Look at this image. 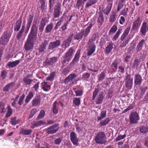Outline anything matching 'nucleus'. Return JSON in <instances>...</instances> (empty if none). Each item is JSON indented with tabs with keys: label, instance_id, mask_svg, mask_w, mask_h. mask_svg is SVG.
<instances>
[{
	"label": "nucleus",
	"instance_id": "f257e3e1",
	"mask_svg": "<svg viewBox=\"0 0 148 148\" xmlns=\"http://www.w3.org/2000/svg\"><path fill=\"white\" fill-rule=\"evenodd\" d=\"M33 19V16L30 15H29L27 19V22L25 30V25H23L21 29L16 34V38L17 40H20L21 38L23 37H25L26 36L30 29Z\"/></svg>",
	"mask_w": 148,
	"mask_h": 148
},
{
	"label": "nucleus",
	"instance_id": "f03ea898",
	"mask_svg": "<svg viewBox=\"0 0 148 148\" xmlns=\"http://www.w3.org/2000/svg\"><path fill=\"white\" fill-rule=\"evenodd\" d=\"M106 136L105 133L100 131L96 135L95 140L97 144H103L106 142Z\"/></svg>",
	"mask_w": 148,
	"mask_h": 148
},
{
	"label": "nucleus",
	"instance_id": "7ed1b4c3",
	"mask_svg": "<svg viewBox=\"0 0 148 148\" xmlns=\"http://www.w3.org/2000/svg\"><path fill=\"white\" fill-rule=\"evenodd\" d=\"M11 34V33L8 30L5 31L0 38V44L3 45H7L9 40Z\"/></svg>",
	"mask_w": 148,
	"mask_h": 148
},
{
	"label": "nucleus",
	"instance_id": "20e7f679",
	"mask_svg": "<svg viewBox=\"0 0 148 148\" xmlns=\"http://www.w3.org/2000/svg\"><path fill=\"white\" fill-rule=\"evenodd\" d=\"M96 46L95 42H93L92 41L88 40V47L87 49V55L90 56L94 53L95 50Z\"/></svg>",
	"mask_w": 148,
	"mask_h": 148
},
{
	"label": "nucleus",
	"instance_id": "39448f33",
	"mask_svg": "<svg viewBox=\"0 0 148 148\" xmlns=\"http://www.w3.org/2000/svg\"><path fill=\"white\" fill-rule=\"evenodd\" d=\"M77 77V75L75 73L71 74L65 79L64 83H67L70 82L72 84H76L77 81V80H76Z\"/></svg>",
	"mask_w": 148,
	"mask_h": 148
},
{
	"label": "nucleus",
	"instance_id": "423d86ee",
	"mask_svg": "<svg viewBox=\"0 0 148 148\" xmlns=\"http://www.w3.org/2000/svg\"><path fill=\"white\" fill-rule=\"evenodd\" d=\"M148 31V25L147 23L146 22H143L140 29L139 33L140 35L142 37L145 36Z\"/></svg>",
	"mask_w": 148,
	"mask_h": 148
},
{
	"label": "nucleus",
	"instance_id": "0eeeda50",
	"mask_svg": "<svg viewBox=\"0 0 148 148\" xmlns=\"http://www.w3.org/2000/svg\"><path fill=\"white\" fill-rule=\"evenodd\" d=\"M80 50H78L77 51L72 62L68 65V66L69 65L70 68H71L75 64L79 62L80 58Z\"/></svg>",
	"mask_w": 148,
	"mask_h": 148
},
{
	"label": "nucleus",
	"instance_id": "6e6552de",
	"mask_svg": "<svg viewBox=\"0 0 148 148\" xmlns=\"http://www.w3.org/2000/svg\"><path fill=\"white\" fill-rule=\"evenodd\" d=\"M58 124H56L49 126L46 130L47 132L49 134L56 133L59 130Z\"/></svg>",
	"mask_w": 148,
	"mask_h": 148
},
{
	"label": "nucleus",
	"instance_id": "1a4fd4ad",
	"mask_svg": "<svg viewBox=\"0 0 148 148\" xmlns=\"http://www.w3.org/2000/svg\"><path fill=\"white\" fill-rule=\"evenodd\" d=\"M130 122L131 124L137 123L139 119L138 114L135 112H132L130 115Z\"/></svg>",
	"mask_w": 148,
	"mask_h": 148
},
{
	"label": "nucleus",
	"instance_id": "9d476101",
	"mask_svg": "<svg viewBox=\"0 0 148 148\" xmlns=\"http://www.w3.org/2000/svg\"><path fill=\"white\" fill-rule=\"evenodd\" d=\"M142 21L140 18L138 16L137 19L134 21L132 26V29L133 31H136L140 27Z\"/></svg>",
	"mask_w": 148,
	"mask_h": 148
},
{
	"label": "nucleus",
	"instance_id": "9b49d317",
	"mask_svg": "<svg viewBox=\"0 0 148 148\" xmlns=\"http://www.w3.org/2000/svg\"><path fill=\"white\" fill-rule=\"evenodd\" d=\"M70 138L71 141L74 145L77 146L78 145L79 138L77 137V135L75 132H72L71 133Z\"/></svg>",
	"mask_w": 148,
	"mask_h": 148
},
{
	"label": "nucleus",
	"instance_id": "f8f14e48",
	"mask_svg": "<svg viewBox=\"0 0 148 148\" xmlns=\"http://www.w3.org/2000/svg\"><path fill=\"white\" fill-rule=\"evenodd\" d=\"M60 44L61 41L59 40L51 42L50 43L49 45L48 49L53 50L54 49L60 46Z\"/></svg>",
	"mask_w": 148,
	"mask_h": 148
},
{
	"label": "nucleus",
	"instance_id": "ddd939ff",
	"mask_svg": "<svg viewBox=\"0 0 148 148\" xmlns=\"http://www.w3.org/2000/svg\"><path fill=\"white\" fill-rule=\"evenodd\" d=\"M133 79H130V75H128L126 77L125 81V86L128 89L131 90L132 87Z\"/></svg>",
	"mask_w": 148,
	"mask_h": 148
},
{
	"label": "nucleus",
	"instance_id": "4468645a",
	"mask_svg": "<svg viewBox=\"0 0 148 148\" xmlns=\"http://www.w3.org/2000/svg\"><path fill=\"white\" fill-rule=\"evenodd\" d=\"M93 26V25L92 23L89 24L88 26L86 28L85 30L82 29L81 31V33L82 36L84 37H86L89 34L90 30Z\"/></svg>",
	"mask_w": 148,
	"mask_h": 148
},
{
	"label": "nucleus",
	"instance_id": "2eb2a0df",
	"mask_svg": "<svg viewBox=\"0 0 148 148\" xmlns=\"http://www.w3.org/2000/svg\"><path fill=\"white\" fill-rule=\"evenodd\" d=\"M146 40L143 39L141 40L138 42L136 48V51L138 53L142 50L144 46L146 44Z\"/></svg>",
	"mask_w": 148,
	"mask_h": 148
},
{
	"label": "nucleus",
	"instance_id": "dca6fc26",
	"mask_svg": "<svg viewBox=\"0 0 148 148\" xmlns=\"http://www.w3.org/2000/svg\"><path fill=\"white\" fill-rule=\"evenodd\" d=\"M60 8L57 5H55L54 7L53 13V17L55 18H58L60 15L61 12H60Z\"/></svg>",
	"mask_w": 148,
	"mask_h": 148
},
{
	"label": "nucleus",
	"instance_id": "f3484780",
	"mask_svg": "<svg viewBox=\"0 0 148 148\" xmlns=\"http://www.w3.org/2000/svg\"><path fill=\"white\" fill-rule=\"evenodd\" d=\"M142 78L139 74H136L135 75L134 83L136 85H140L142 83Z\"/></svg>",
	"mask_w": 148,
	"mask_h": 148
},
{
	"label": "nucleus",
	"instance_id": "a211bd4d",
	"mask_svg": "<svg viewBox=\"0 0 148 148\" xmlns=\"http://www.w3.org/2000/svg\"><path fill=\"white\" fill-rule=\"evenodd\" d=\"M22 23V17L16 22L14 26V31H18L21 28Z\"/></svg>",
	"mask_w": 148,
	"mask_h": 148
},
{
	"label": "nucleus",
	"instance_id": "6ab92c4d",
	"mask_svg": "<svg viewBox=\"0 0 148 148\" xmlns=\"http://www.w3.org/2000/svg\"><path fill=\"white\" fill-rule=\"evenodd\" d=\"M49 41L47 40H45L40 45L38 49L39 52V53L44 52V50L46 49V47L48 44Z\"/></svg>",
	"mask_w": 148,
	"mask_h": 148
},
{
	"label": "nucleus",
	"instance_id": "aec40b11",
	"mask_svg": "<svg viewBox=\"0 0 148 148\" xmlns=\"http://www.w3.org/2000/svg\"><path fill=\"white\" fill-rule=\"evenodd\" d=\"M15 82H14L9 83L7 84L3 88V90L5 92H8L11 89L15 86Z\"/></svg>",
	"mask_w": 148,
	"mask_h": 148
},
{
	"label": "nucleus",
	"instance_id": "412c9836",
	"mask_svg": "<svg viewBox=\"0 0 148 148\" xmlns=\"http://www.w3.org/2000/svg\"><path fill=\"white\" fill-rule=\"evenodd\" d=\"M46 19L45 18H43L40 21V24L39 26V31L41 32V34H42V32L44 30V27L46 25Z\"/></svg>",
	"mask_w": 148,
	"mask_h": 148
},
{
	"label": "nucleus",
	"instance_id": "4be33fe9",
	"mask_svg": "<svg viewBox=\"0 0 148 148\" xmlns=\"http://www.w3.org/2000/svg\"><path fill=\"white\" fill-rule=\"evenodd\" d=\"M58 60V58L57 57H53L50 58L46 62V64L48 65H51L53 64L55 62Z\"/></svg>",
	"mask_w": 148,
	"mask_h": 148
},
{
	"label": "nucleus",
	"instance_id": "5701e85b",
	"mask_svg": "<svg viewBox=\"0 0 148 148\" xmlns=\"http://www.w3.org/2000/svg\"><path fill=\"white\" fill-rule=\"evenodd\" d=\"M37 38V34L29 33L27 40L34 43L35 42Z\"/></svg>",
	"mask_w": 148,
	"mask_h": 148
},
{
	"label": "nucleus",
	"instance_id": "b1692460",
	"mask_svg": "<svg viewBox=\"0 0 148 148\" xmlns=\"http://www.w3.org/2000/svg\"><path fill=\"white\" fill-rule=\"evenodd\" d=\"M103 92H99L96 98L95 101V102L97 104H99L102 103L103 97Z\"/></svg>",
	"mask_w": 148,
	"mask_h": 148
},
{
	"label": "nucleus",
	"instance_id": "393cba45",
	"mask_svg": "<svg viewBox=\"0 0 148 148\" xmlns=\"http://www.w3.org/2000/svg\"><path fill=\"white\" fill-rule=\"evenodd\" d=\"M34 43L28 40L25 44V48L26 50L28 51L32 49L33 47Z\"/></svg>",
	"mask_w": 148,
	"mask_h": 148
},
{
	"label": "nucleus",
	"instance_id": "a878e982",
	"mask_svg": "<svg viewBox=\"0 0 148 148\" xmlns=\"http://www.w3.org/2000/svg\"><path fill=\"white\" fill-rule=\"evenodd\" d=\"M74 51V49L73 47L70 48L65 53L64 56L71 59L73 56Z\"/></svg>",
	"mask_w": 148,
	"mask_h": 148
},
{
	"label": "nucleus",
	"instance_id": "bb28decb",
	"mask_svg": "<svg viewBox=\"0 0 148 148\" xmlns=\"http://www.w3.org/2000/svg\"><path fill=\"white\" fill-rule=\"evenodd\" d=\"M41 99L39 97L34 98L32 101V105L33 106H36L40 105Z\"/></svg>",
	"mask_w": 148,
	"mask_h": 148
},
{
	"label": "nucleus",
	"instance_id": "cd10ccee",
	"mask_svg": "<svg viewBox=\"0 0 148 148\" xmlns=\"http://www.w3.org/2000/svg\"><path fill=\"white\" fill-rule=\"evenodd\" d=\"M20 60H16L13 62H10L7 64V66L10 68H12L18 65L20 62Z\"/></svg>",
	"mask_w": 148,
	"mask_h": 148
},
{
	"label": "nucleus",
	"instance_id": "c85d7f7f",
	"mask_svg": "<svg viewBox=\"0 0 148 148\" xmlns=\"http://www.w3.org/2000/svg\"><path fill=\"white\" fill-rule=\"evenodd\" d=\"M59 103L56 101L54 102L53 104L52 110L54 114H57L58 111Z\"/></svg>",
	"mask_w": 148,
	"mask_h": 148
},
{
	"label": "nucleus",
	"instance_id": "c756f323",
	"mask_svg": "<svg viewBox=\"0 0 148 148\" xmlns=\"http://www.w3.org/2000/svg\"><path fill=\"white\" fill-rule=\"evenodd\" d=\"M130 29V27L128 26L125 29L124 32L121 35V41L123 40L128 34Z\"/></svg>",
	"mask_w": 148,
	"mask_h": 148
},
{
	"label": "nucleus",
	"instance_id": "7c9ffc66",
	"mask_svg": "<svg viewBox=\"0 0 148 148\" xmlns=\"http://www.w3.org/2000/svg\"><path fill=\"white\" fill-rule=\"evenodd\" d=\"M130 29V27L128 26L125 29L124 32L121 35V41L123 40L128 34Z\"/></svg>",
	"mask_w": 148,
	"mask_h": 148
},
{
	"label": "nucleus",
	"instance_id": "2f4dec72",
	"mask_svg": "<svg viewBox=\"0 0 148 148\" xmlns=\"http://www.w3.org/2000/svg\"><path fill=\"white\" fill-rule=\"evenodd\" d=\"M32 131L31 129L26 130L21 128L20 131V133L23 135H29L30 134Z\"/></svg>",
	"mask_w": 148,
	"mask_h": 148
},
{
	"label": "nucleus",
	"instance_id": "473e14b6",
	"mask_svg": "<svg viewBox=\"0 0 148 148\" xmlns=\"http://www.w3.org/2000/svg\"><path fill=\"white\" fill-rule=\"evenodd\" d=\"M34 94L32 92H29L25 100V103L27 104L34 97Z\"/></svg>",
	"mask_w": 148,
	"mask_h": 148
},
{
	"label": "nucleus",
	"instance_id": "72a5a7b5",
	"mask_svg": "<svg viewBox=\"0 0 148 148\" xmlns=\"http://www.w3.org/2000/svg\"><path fill=\"white\" fill-rule=\"evenodd\" d=\"M97 2V0H88L86 4V7L87 8L95 5Z\"/></svg>",
	"mask_w": 148,
	"mask_h": 148
},
{
	"label": "nucleus",
	"instance_id": "f704fd0d",
	"mask_svg": "<svg viewBox=\"0 0 148 148\" xmlns=\"http://www.w3.org/2000/svg\"><path fill=\"white\" fill-rule=\"evenodd\" d=\"M99 16L98 18L97 22L99 23L100 24H101L104 22V18L103 16V14L101 12H98Z\"/></svg>",
	"mask_w": 148,
	"mask_h": 148
},
{
	"label": "nucleus",
	"instance_id": "c9c22d12",
	"mask_svg": "<svg viewBox=\"0 0 148 148\" xmlns=\"http://www.w3.org/2000/svg\"><path fill=\"white\" fill-rule=\"evenodd\" d=\"M53 24L51 23L47 25L45 28V32L46 33L50 32L52 30L53 27Z\"/></svg>",
	"mask_w": 148,
	"mask_h": 148
},
{
	"label": "nucleus",
	"instance_id": "e433bc0d",
	"mask_svg": "<svg viewBox=\"0 0 148 148\" xmlns=\"http://www.w3.org/2000/svg\"><path fill=\"white\" fill-rule=\"evenodd\" d=\"M50 86L47 85V83L46 82L42 83V88L43 90L45 91H47L50 90Z\"/></svg>",
	"mask_w": 148,
	"mask_h": 148
},
{
	"label": "nucleus",
	"instance_id": "4c0bfd02",
	"mask_svg": "<svg viewBox=\"0 0 148 148\" xmlns=\"http://www.w3.org/2000/svg\"><path fill=\"white\" fill-rule=\"evenodd\" d=\"M113 43L112 42H110L109 45L106 48V53H109L113 48Z\"/></svg>",
	"mask_w": 148,
	"mask_h": 148
},
{
	"label": "nucleus",
	"instance_id": "58836bf2",
	"mask_svg": "<svg viewBox=\"0 0 148 148\" xmlns=\"http://www.w3.org/2000/svg\"><path fill=\"white\" fill-rule=\"evenodd\" d=\"M38 27L36 24H33L32 26L29 33L37 34Z\"/></svg>",
	"mask_w": 148,
	"mask_h": 148
},
{
	"label": "nucleus",
	"instance_id": "ea45409f",
	"mask_svg": "<svg viewBox=\"0 0 148 148\" xmlns=\"http://www.w3.org/2000/svg\"><path fill=\"white\" fill-rule=\"evenodd\" d=\"M5 104L2 102H0V114L1 113H4L6 112L5 108Z\"/></svg>",
	"mask_w": 148,
	"mask_h": 148
},
{
	"label": "nucleus",
	"instance_id": "a19ab883",
	"mask_svg": "<svg viewBox=\"0 0 148 148\" xmlns=\"http://www.w3.org/2000/svg\"><path fill=\"white\" fill-rule=\"evenodd\" d=\"M100 116H98L97 117V119L98 120H101L102 119L104 118L106 116V111H102L101 113L100 114Z\"/></svg>",
	"mask_w": 148,
	"mask_h": 148
},
{
	"label": "nucleus",
	"instance_id": "79ce46f5",
	"mask_svg": "<svg viewBox=\"0 0 148 148\" xmlns=\"http://www.w3.org/2000/svg\"><path fill=\"white\" fill-rule=\"evenodd\" d=\"M112 5L111 4H108L106 9H104V13L106 15H108L111 10Z\"/></svg>",
	"mask_w": 148,
	"mask_h": 148
},
{
	"label": "nucleus",
	"instance_id": "37998d69",
	"mask_svg": "<svg viewBox=\"0 0 148 148\" xmlns=\"http://www.w3.org/2000/svg\"><path fill=\"white\" fill-rule=\"evenodd\" d=\"M63 59L61 61V63L63 65V67H64V64H67L71 59L65 56H63Z\"/></svg>",
	"mask_w": 148,
	"mask_h": 148
},
{
	"label": "nucleus",
	"instance_id": "c03bdc74",
	"mask_svg": "<svg viewBox=\"0 0 148 148\" xmlns=\"http://www.w3.org/2000/svg\"><path fill=\"white\" fill-rule=\"evenodd\" d=\"M45 111L44 110H41L38 115L36 118V119L39 120L45 116Z\"/></svg>",
	"mask_w": 148,
	"mask_h": 148
},
{
	"label": "nucleus",
	"instance_id": "a18cd8bd",
	"mask_svg": "<svg viewBox=\"0 0 148 148\" xmlns=\"http://www.w3.org/2000/svg\"><path fill=\"white\" fill-rule=\"evenodd\" d=\"M56 75V73L55 72H51L50 74L49 77L47 78V80L48 81H52L53 80L55 76Z\"/></svg>",
	"mask_w": 148,
	"mask_h": 148
},
{
	"label": "nucleus",
	"instance_id": "49530a36",
	"mask_svg": "<svg viewBox=\"0 0 148 148\" xmlns=\"http://www.w3.org/2000/svg\"><path fill=\"white\" fill-rule=\"evenodd\" d=\"M8 110L7 113L5 116V117L6 118L10 117L11 115L12 112V109L10 106H8Z\"/></svg>",
	"mask_w": 148,
	"mask_h": 148
},
{
	"label": "nucleus",
	"instance_id": "de8ad7c7",
	"mask_svg": "<svg viewBox=\"0 0 148 148\" xmlns=\"http://www.w3.org/2000/svg\"><path fill=\"white\" fill-rule=\"evenodd\" d=\"M23 80L26 85H30L32 82L33 80L30 79L27 77H25L23 79Z\"/></svg>",
	"mask_w": 148,
	"mask_h": 148
},
{
	"label": "nucleus",
	"instance_id": "09e8293b",
	"mask_svg": "<svg viewBox=\"0 0 148 148\" xmlns=\"http://www.w3.org/2000/svg\"><path fill=\"white\" fill-rule=\"evenodd\" d=\"M121 31L122 29H118L116 34L113 37L112 40L113 41H115L119 37L120 34H121Z\"/></svg>",
	"mask_w": 148,
	"mask_h": 148
},
{
	"label": "nucleus",
	"instance_id": "8fccbe9b",
	"mask_svg": "<svg viewBox=\"0 0 148 148\" xmlns=\"http://www.w3.org/2000/svg\"><path fill=\"white\" fill-rule=\"evenodd\" d=\"M83 36L81 32L76 33L74 36V39L75 40H79L81 39Z\"/></svg>",
	"mask_w": 148,
	"mask_h": 148
},
{
	"label": "nucleus",
	"instance_id": "3c124183",
	"mask_svg": "<svg viewBox=\"0 0 148 148\" xmlns=\"http://www.w3.org/2000/svg\"><path fill=\"white\" fill-rule=\"evenodd\" d=\"M73 103L75 105L79 106L80 103V98H74L73 99Z\"/></svg>",
	"mask_w": 148,
	"mask_h": 148
},
{
	"label": "nucleus",
	"instance_id": "603ef678",
	"mask_svg": "<svg viewBox=\"0 0 148 148\" xmlns=\"http://www.w3.org/2000/svg\"><path fill=\"white\" fill-rule=\"evenodd\" d=\"M110 121V119L109 118H107L105 120L100 122V124L101 126L105 125L108 124Z\"/></svg>",
	"mask_w": 148,
	"mask_h": 148
},
{
	"label": "nucleus",
	"instance_id": "864d4df0",
	"mask_svg": "<svg viewBox=\"0 0 148 148\" xmlns=\"http://www.w3.org/2000/svg\"><path fill=\"white\" fill-rule=\"evenodd\" d=\"M105 73L104 72H101L98 76V80L99 81H102L105 79Z\"/></svg>",
	"mask_w": 148,
	"mask_h": 148
},
{
	"label": "nucleus",
	"instance_id": "5fc2aeb1",
	"mask_svg": "<svg viewBox=\"0 0 148 148\" xmlns=\"http://www.w3.org/2000/svg\"><path fill=\"white\" fill-rule=\"evenodd\" d=\"M128 11V8H126V7H125L121 11V14L124 16H127Z\"/></svg>",
	"mask_w": 148,
	"mask_h": 148
},
{
	"label": "nucleus",
	"instance_id": "6e6d98bb",
	"mask_svg": "<svg viewBox=\"0 0 148 148\" xmlns=\"http://www.w3.org/2000/svg\"><path fill=\"white\" fill-rule=\"evenodd\" d=\"M119 64L117 60H114L112 62L111 66L114 67L116 68L115 71H116L118 67V65Z\"/></svg>",
	"mask_w": 148,
	"mask_h": 148
},
{
	"label": "nucleus",
	"instance_id": "4d7b16f0",
	"mask_svg": "<svg viewBox=\"0 0 148 148\" xmlns=\"http://www.w3.org/2000/svg\"><path fill=\"white\" fill-rule=\"evenodd\" d=\"M117 30V27L115 25H114L111 28L109 31V33L110 34L114 33Z\"/></svg>",
	"mask_w": 148,
	"mask_h": 148
},
{
	"label": "nucleus",
	"instance_id": "13d9d810",
	"mask_svg": "<svg viewBox=\"0 0 148 148\" xmlns=\"http://www.w3.org/2000/svg\"><path fill=\"white\" fill-rule=\"evenodd\" d=\"M25 97V95L24 94L22 95L20 97L19 99L18 103L20 105H21L24 102V100Z\"/></svg>",
	"mask_w": 148,
	"mask_h": 148
},
{
	"label": "nucleus",
	"instance_id": "bf43d9fd",
	"mask_svg": "<svg viewBox=\"0 0 148 148\" xmlns=\"http://www.w3.org/2000/svg\"><path fill=\"white\" fill-rule=\"evenodd\" d=\"M139 130L141 133L143 134H145L147 132V129L144 126L140 127H139Z\"/></svg>",
	"mask_w": 148,
	"mask_h": 148
},
{
	"label": "nucleus",
	"instance_id": "052dcab7",
	"mask_svg": "<svg viewBox=\"0 0 148 148\" xmlns=\"http://www.w3.org/2000/svg\"><path fill=\"white\" fill-rule=\"evenodd\" d=\"M7 73L6 71L3 70L1 72V76L3 79H5L7 77Z\"/></svg>",
	"mask_w": 148,
	"mask_h": 148
},
{
	"label": "nucleus",
	"instance_id": "680f3d73",
	"mask_svg": "<svg viewBox=\"0 0 148 148\" xmlns=\"http://www.w3.org/2000/svg\"><path fill=\"white\" fill-rule=\"evenodd\" d=\"M62 140V138L60 137L56 139L54 141V143L56 145H59Z\"/></svg>",
	"mask_w": 148,
	"mask_h": 148
},
{
	"label": "nucleus",
	"instance_id": "e2e57ef3",
	"mask_svg": "<svg viewBox=\"0 0 148 148\" xmlns=\"http://www.w3.org/2000/svg\"><path fill=\"white\" fill-rule=\"evenodd\" d=\"M49 10L51 12L53 10V8L55 2L49 1Z\"/></svg>",
	"mask_w": 148,
	"mask_h": 148
},
{
	"label": "nucleus",
	"instance_id": "0e129e2a",
	"mask_svg": "<svg viewBox=\"0 0 148 148\" xmlns=\"http://www.w3.org/2000/svg\"><path fill=\"white\" fill-rule=\"evenodd\" d=\"M116 14L114 13L110 16V22L113 23L116 20Z\"/></svg>",
	"mask_w": 148,
	"mask_h": 148
},
{
	"label": "nucleus",
	"instance_id": "69168bd1",
	"mask_svg": "<svg viewBox=\"0 0 148 148\" xmlns=\"http://www.w3.org/2000/svg\"><path fill=\"white\" fill-rule=\"evenodd\" d=\"M99 91V90L98 88H95V91L93 92V97L92 98V100H94L95 99Z\"/></svg>",
	"mask_w": 148,
	"mask_h": 148
},
{
	"label": "nucleus",
	"instance_id": "338daca9",
	"mask_svg": "<svg viewBox=\"0 0 148 148\" xmlns=\"http://www.w3.org/2000/svg\"><path fill=\"white\" fill-rule=\"evenodd\" d=\"M126 137V135L125 134H124L123 135H119L118 137L116 138V142L118 141L121 139H122L125 138Z\"/></svg>",
	"mask_w": 148,
	"mask_h": 148
},
{
	"label": "nucleus",
	"instance_id": "774afa93",
	"mask_svg": "<svg viewBox=\"0 0 148 148\" xmlns=\"http://www.w3.org/2000/svg\"><path fill=\"white\" fill-rule=\"evenodd\" d=\"M70 43H68L66 40H64L63 41L61 46L62 47H63L64 46H65V49H66L70 46Z\"/></svg>",
	"mask_w": 148,
	"mask_h": 148
}]
</instances>
